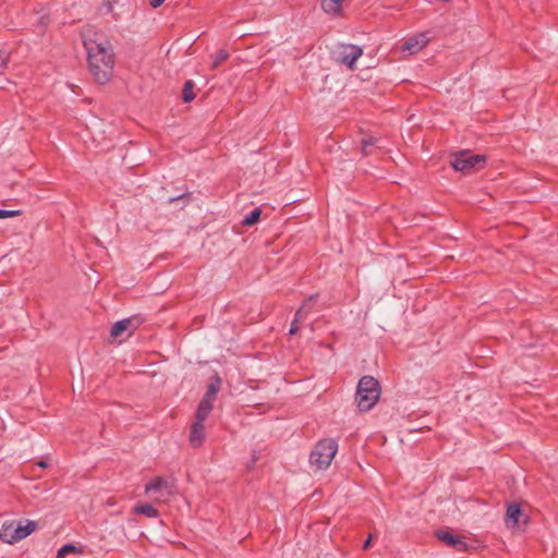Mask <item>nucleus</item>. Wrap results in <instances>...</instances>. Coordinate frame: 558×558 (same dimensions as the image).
I'll return each instance as SVG.
<instances>
[{
  "label": "nucleus",
  "instance_id": "nucleus-19",
  "mask_svg": "<svg viewBox=\"0 0 558 558\" xmlns=\"http://www.w3.org/2000/svg\"><path fill=\"white\" fill-rule=\"evenodd\" d=\"M361 143H362V148H361L362 155L368 156V155L373 154V147H375L377 140L373 136H367V137H364Z\"/></svg>",
  "mask_w": 558,
  "mask_h": 558
},
{
  "label": "nucleus",
  "instance_id": "nucleus-13",
  "mask_svg": "<svg viewBox=\"0 0 558 558\" xmlns=\"http://www.w3.org/2000/svg\"><path fill=\"white\" fill-rule=\"evenodd\" d=\"M522 514L521 508L517 504H511L507 508L506 524L508 527H515L519 523V518Z\"/></svg>",
  "mask_w": 558,
  "mask_h": 558
},
{
  "label": "nucleus",
  "instance_id": "nucleus-25",
  "mask_svg": "<svg viewBox=\"0 0 558 558\" xmlns=\"http://www.w3.org/2000/svg\"><path fill=\"white\" fill-rule=\"evenodd\" d=\"M20 215H21V210L0 209V219L17 217Z\"/></svg>",
  "mask_w": 558,
  "mask_h": 558
},
{
  "label": "nucleus",
  "instance_id": "nucleus-3",
  "mask_svg": "<svg viewBox=\"0 0 558 558\" xmlns=\"http://www.w3.org/2000/svg\"><path fill=\"white\" fill-rule=\"evenodd\" d=\"M338 451V444L332 438L319 440L310 456V462L317 470L327 469Z\"/></svg>",
  "mask_w": 558,
  "mask_h": 558
},
{
  "label": "nucleus",
  "instance_id": "nucleus-8",
  "mask_svg": "<svg viewBox=\"0 0 558 558\" xmlns=\"http://www.w3.org/2000/svg\"><path fill=\"white\" fill-rule=\"evenodd\" d=\"M428 40L425 34H416L405 40L401 49L403 52L408 51L410 54H415L427 45Z\"/></svg>",
  "mask_w": 558,
  "mask_h": 558
},
{
  "label": "nucleus",
  "instance_id": "nucleus-16",
  "mask_svg": "<svg viewBox=\"0 0 558 558\" xmlns=\"http://www.w3.org/2000/svg\"><path fill=\"white\" fill-rule=\"evenodd\" d=\"M37 527V523L34 521H27L25 524L19 522L16 525L17 538L21 541L32 534Z\"/></svg>",
  "mask_w": 558,
  "mask_h": 558
},
{
  "label": "nucleus",
  "instance_id": "nucleus-22",
  "mask_svg": "<svg viewBox=\"0 0 558 558\" xmlns=\"http://www.w3.org/2000/svg\"><path fill=\"white\" fill-rule=\"evenodd\" d=\"M194 83L193 81H187L184 84L182 92V99L184 102H191L195 98V94L193 93Z\"/></svg>",
  "mask_w": 558,
  "mask_h": 558
},
{
  "label": "nucleus",
  "instance_id": "nucleus-18",
  "mask_svg": "<svg viewBox=\"0 0 558 558\" xmlns=\"http://www.w3.org/2000/svg\"><path fill=\"white\" fill-rule=\"evenodd\" d=\"M220 386H221V379L218 376H215L211 379V381L209 383V385L207 387V391L204 395V397L215 401L216 396L220 389Z\"/></svg>",
  "mask_w": 558,
  "mask_h": 558
},
{
  "label": "nucleus",
  "instance_id": "nucleus-14",
  "mask_svg": "<svg viewBox=\"0 0 558 558\" xmlns=\"http://www.w3.org/2000/svg\"><path fill=\"white\" fill-rule=\"evenodd\" d=\"M344 0H322L320 5L325 13L340 15Z\"/></svg>",
  "mask_w": 558,
  "mask_h": 558
},
{
  "label": "nucleus",
  "instance_id": "nucleus-15",
  "mask_svg": "<svg viewBox=\"0 0 558 558\" xmlns=\"http://www.w3.org/2000/svg\"><path fill=\"white\" fill-rule=\"evenodd\" d=\"M133 512L136 514L145 515L147 518H157L159 515L158 510L149 504L135 505V507L133 508Z\"/></svg>",
  "mask_w": 558,
  "mask_h": 558
},
{
  "label": "nucleus",
  "instance_id": "nucleus-10",
  "mask_svg": "<svg viewBox=\"0 0 558 558\" xmlns=\"http://www.w3.org/2000/svg\"><path fill=\"white\" fill-rule=\"evenodd\" d=\"M190 444L193 448L201 447L205 440V427L203 422L194 421L191 426Z\"/></svg>",
  "mask_w": 558,
  "mask_h": 558
},
{
  "label": "nucleus",
  "instance_id": "nucleus-24",
  "mask_svg": "<svg viewBox=\"0 0 558 558\" xmlns=\"http://www.w3.org/2000/svg\"><path fill=\"white\" fill-rule=\"evenodd\" d=\"M8 62H9V54L5 51L0 50V74H2L3 71L7 69Z\"/></svg>",
  "mask_w": 558,
  "mask_h": 558
},
{
  "label": "nucleus",
  "instance_id": "nucleus-1",
  "mask_svg": "<svg viewBox=\"0 0 558 558\" xmlns=\"http://www.w3.org/2000/svg\"><path fill=\"white\" fill-rule=\"evenodd\" d=\"M83 46L86 50L87 66L94 81L100 85L107 84L113 74L116 56L108 37L87 25L81 33Z\"/></svg>",
  "mask_w": 558,
  "mask_h": 558
},
{
  "label": "nucleus",
  "instance_id": "nucleus-27",
  "mask_svg": "<svg viewBox=\"0 0 558 558\" xmlns=\"http://www.w3.org/2000/svg\"><path fill=\"white\" fill-rule=\"evenodd\" d=\"M165 0H149V5L154 9L159 8Z\"/></svg>",
  "mask_w": 558,
  "mask_h": 558
},
{
  "label": "nucleus",
  "instance_id": "nucleus-20",
  "mask_svg": "<svg viewBox=\"0 0 558 558\" xmlns=\"http://www.w3.org/2000/svg\"><path fill=\"white\" fill-rule=\"evenodd\" d=\"M260 215H262V209L255 208L254 210H252L248 215H246L243 218L242 226L251 227V226L255 225L259 220Z\"/></svg>",
  "mask_w": 558,
  "mask_h": 558
},
{
  "label": "nucleus",
  "instance_id": "nucleus-31",
  "mask_svg": "<svg viewBox=\"0 0 558 558\" xmlns=\"http://www.w3.org/2000/svg\"><path fill=\"white\" fill-rule=\"evenodd\" d=\"M37 465H38V466H40V468H47V465H48V464H47V462H46V461H39V462L37 463Z\"/></svg>",
  "mask_w": 558,
  "mask_h": 558
},
{
  "label": "nucleus",
  "instance_id": "nucleus-30",
  "mask_svg": "<svg viewBox=\"0 0 558 558\" xmlns=\"http://www.w3.org/2000/svg\"><path fill=\"white\" fill-rule=\"evenodd\" d=\"M39 23L41 24L43 27H45L48 23V17L43 15L39 20Z\"/></svg>",
  "mask_w": 558,
  "mask_h": 558
},
{
  "label": "nucleus",
  "instance_id": "nucleus-9",
  "mask_svg": "<svg viewBox=\"0 0 558 558\" xmlns=\"http://www.w3.org/2000/svg\"><path fill=\"white\" fill-rule=\"evenodd\" d=\"M138 325L140 323L136 318H124L112 325L110 336L113 338L120 337L124 331L136 329Z\"/></svg>",
  "mask_w": 558,
  "mask_h": 558
},
{
  "label": "nucleus",
  "instance_id": "nucleus-26",
  "mask_svg": "<svg viewBox=\"0 0 558 558\" xmlns=\"http://www.w3.org/2000/svg\"><path fill=\"white\" fill-rule=\"evenodd\" d=\"M299 323H302L301 320H296V318L293 319L292 324H291V327H290V330H289V333L290 335H295L300 327H299Z\"/></svg>",
  "mask_w": 558,
  "mask_h": 558
},
{
  "label": "nucleus",
  "instance_id": "nucleus-11",
  "mask_svg": "<svg viewBox=\"0 0 558 558\" xmlns=\"http://www.w3.org/2000/svg\"><path fill=\"white\" fill-rule=\"evenodd\" d=\"M0 539L7 544L19 542L16 534V525L13 522L4 523L0 529Z\"/></svg>",
  "mask_w": 558,
  "mask_h": 558
},
{
  "label": "nucleus",
  "instance_id": "nucleus-5",
  "mask_svg": "<svg viewBox=\"0 0 558 558\" xmlns=\"http://www.w3.org/2000/svg\"><path fill=\"white\" fill-rule=\"evenodd\" d=\"M484 162L485 156L483 155H472L469 151H460L451 160V166L457 171L468 173L473 169L481 168Z\"/></svg>",
  "mask_w": 558,
  "mask_h": 558
},
{
  "label": "nucleus",
  "instance_id": "nucleus-29",
  "mask_svg": "<svg viewBox=\"0 0 558 558\" xmlns=\"http://www.w3.org/2000/svg\"><path fill=\"white\" fill-rule=\"evenodd\" d=\"M184 197H185V194H181V195H179V196L170 197V198H169V203H173V202L179 201V199H182V198H184Z\"/></svg>",
  "mask_w": 558,
  "mask_h": 558
},
{
  "label": "nucleus",
  "instance_id": "nucleus-21",
  "mask_svg": "<svg viewBox=\"0 0 558 558\" xmlns=\"http://www.w3.org/2000/svg\"><path fill=\"white\" fill-rule=\"evenodd\" d=\"M230 54L227 50L225 49H221L219 51H217L211 58H213V63H211V68L213 69H217L220 66V64H222L223 62H226L228 59H229Z\"/></svg>",
  "mask_w": 558,
  "mask_h": 558
},
{
  "label": "nucleus",
  "instance_id": "nucleus-2",
  "mask_svg": "<svg viewBox=\"0 0 558 558\" xmlns=\"http://www.w3.org/2000/svg\"><path fill=\"white\" fill-rule=\"evenodd\" d=\"M380 397V385L372 376H363L356 388L355 401L360 411L366 412L373 409Z\"/></svg>",
  "mask_w": 558,
  "mask_h": 558
},
{
  "label": "nucleus",
  "instance_id": "nucleus-12",
  "mask_svg": "<svg viewBox=\"0 0 558 558\" xmlns=\"http://www.w3.org/2000/svg\"><path fill=\"white\" fill-rule=\"evenodd\" d=\"M214 407V400L203 397L195 413V421L205 422Z\"/></svg>",
  "mask_w": 558,
  "mask_h": 558
},
{
  "label": "nucleus",
  "instance_id": "nucleus-28",
  "mask_svg": "<svg viewBox=\"0 0 558 558\" xmlns=\"http://www.w3.org/2000/svg\"><path fill=\"white\" fill-rule=\"evenodd\" d=\"M372 535L369 534L367 539L363 544V549L366 550L371 546Z\"/></svg>",
  "mask_w": 558,
  "mask_h": 558
},
{
  "label": "nucleus",
  "instance_id": "nucleus-6",
  "mask_svg": "<svg viewBox=\"0 0 558 558\" xmlns=\"http://www.w3.org/2000/svg\"><path fill=\"white\" fill-rule=\"evenodd\" d=\"M436 537L448 545L449 547L456 549L457 551H465L468 549V545L464 542V538L459 535H453L448 530H440L436 532Z\"/></svg>",
  "mask_w": 558,
  "mask_h": 558
},
{
  "label": "nucleus",
  "instance_id": "nucleus-4",
  "mask_svg": "<svg viewBox=\"0 0 558 558\" xmlns=\"http://www.w3.org/2000/svg\"><path fill=\"white\" fill-rule=\"evenodd\" d=\"M145 493L155 502H167L175 494L174 481L157 476L146 484Z\"/></svg>",
  "mask_w": 558,
  "mask_h": 558
},
{
  "label": "nucleus",
  "instance_id": "nucleus-17",
  "mask_svg": "<svg viewBox=\"0 0 558 558\" xmlns=\"http://www.w3.org/2000/svg\"><path fill=\"white\" fill-rule=\"evenodd\" d=\"M317 296V294H312L306 301L303 302L301 307L295 313L294 318H296V320L303 322L311 312L310 302L316 301Z\"/></svg>",
  "mask_w": 558,
  "mask_h": 558
},
{
  "label": "nucleus",
  "instance_id": "nucleus-23",
  "mask_svg": "<svg viewBox=\"0 0 558 558\" xmlns=\"http://www.w3.org/2000/svg\"><path fill=\"white\" fill-rule=\"evenodd\" d=\"M80 551L81 550L76 546H74L72 544H66L58 550L57 558H65V556L71 553H80Z\"/></svg>",
  "mask_w": 558,
  "mask_h": 558
},
{
  "label": "nucleus",
  "instance_id": "nucleus-7",
  "mask_svg": "<svg viewBox=\"0 0 558 558\" xmlns=\"http://www.w3.org/2000/svg\"><path fill=\"white\" fill-rule=\"evenodd\" d=\"M363 54V49L359 46H344L340 53V62L345 64L350 70H354L355 62Z\"/></svg>",
  "mask_w": 558,
  "mask_h": 558
}]
</instances>
